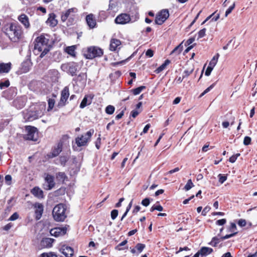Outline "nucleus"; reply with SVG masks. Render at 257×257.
Listing matches in <instances>:
<instances>
[{
	"label": "nucleus",
	"mask_w": 257,
	"mask_h": 257,
	"mask_svg": "<svg viewBox=\"0 0 257 257\" xmlns=\"http://www.w3.org/2000/svg\"><path fill=\"white\" fill-rule=\"evenodd\" d=\"M48 35L42 34L37 37L34 41V53L43 58L50 51L52 43Z\"/></svg>",
	"instance_id": "nucleus-1"
},
{
	"label": "nucleus",
	"mask_w": 257,
	"mask_h": 257,
	"mask_svg": "<svg viewBox=\"0 0 257 257\" xmlns=\"http://www.w3.org/2000/svg\"><path fill=\"white\" fill-rule=\"evenodd\" d=\"M5 34L13 42H18L22 39L23 31L21 26L17 22L6 24L2 28Z\"/></svg>",
	"instance_id": "nucleus-2"
},
{
	"label": "nucleus",
	"mask_w": 257,
	"mask_h": 257,
	"mask_svg": "<svg viewBox=\"0 0 257 257\" xmlns=\"http://www.w3.org/2000/svg\"><path fill=\"white\" fill-rule=\"evenodd\" d=\"M45 105H41L34 107H31L29 109L23 111L24 119L26 121H31L43 115Z\"/></svg>",
	"instance_id": "nucleus-3"
},
{
	"label": "nucleus",
	"mask_w": 257,
	"mask_h": 257,
	"mask_svg": "<svg viewBox=\"0 0 257 257\" xmlns=\"http://www.w3.org/2000/svg\"><path fill=\"white\" fill-rule=\"evenodd\" d=\"M67 206L65 204L60 203L56 205L52 211L54 219L57 222L64 221L67 217Z\"/></svg>",
	"instance_id": "nucleus-4"
},
{
	"label": "nucleus",
	"mask_w": 257,
	"mask_h": 257,
	"mask_svg": "<svg viewBox=\"0 0 257 257\" xmlns=\"http://www.w3.org/2000/svg\"><path fill=\"white\" fill-rule=\"evenodd\" d=\"M75 8H70L61 12V19L62 22H66L68 26L72 25L74 22V17L77 13Z\"/></svg>",
	"instance_id": "nucleus-5"
},
{
	"label": "nucleus",
	"mask_w": 257,
	"mask_h": 257,
	"mask_svg": "<svg viewBox=\"0 0 257 257\" xmlns=\"http://www.w3.org/2000/svg\"><path fill=\"white\" fill-rule=\"evenodd\" d=\"M102 54V50L95 46L88 47L86 51L83 52L84 57L88 59H92L96 57H100Z\"/></svg>",
	"instance_id": "nucleus-6"
},
{
	"label": "nucleus",
	"mask_w": 257,
	"mask_h": 257,
	"mask_svg": "<svg viewBox=\"0 0 257 257\" xmlns=\"http://www.w3.org/2000/svg\"><path fill=\"white\" fill-rule=\"evenodd\" d=\"M94 132L93 129H90L85 135L77 137L75 139V143L77 147H80L87 146L88 143L90 141Z\"/></svg>",
	"instance_id": "nucleus-7"
},
{
	"label": "nucleus",
	"mask_w": 257,
	"mask_h": 257,
	"mask_svg": "<svg viewBox=\"0 0 257 257\" xmlns=\"http://www.w3.org/2000/svg\"><path fill=\"white\" fill-rule=\"evenodd\" d=\"M61 68L62 71L72 76L76 75V72L79 69L78 63L74 62L63 64L61 66Z\"/></svg>",
	"instance_id": "nucleus-8"
},
{
	"label": "nucleus",
	"mask_w": 257,
	"mask_h": 257,
	"mask_svg": "<svg viewBox=\"0 0 257 257\" xmlns=\"http://www.w3.org/2000/svg\"><path fill=\"white\" fill-rule=\"evenodd\" d=\"M68 227V225H65V226L52 228L50 231V233L52 236L55 237L62 236L66 233Z\"/></svg>",
	"instance_id": "nucleus-9"
},
{
	"label": "nucleus",
	"mask_w": 257,
	"mask_h": 257,
	"mask_svg": "<svg viewBox=\"0 0 257 257\" xmlns=\"http://www.w3.org/2000/svg\"><path fill=\"white\" fill-rule=\"evenodd\" d=\"M27 133L26 139L27 140L36 141L38 137V131L36 127L32 126H26Z\"/></svg>",
	"instance_id": "nucleus-10"
},
{
	"label": "nucleus",
	"mask_w": 257,
	"mask_h": 257,
	"mask_svg": "<svg viewBox=\"0 0 257 257\" xmlns=\"http://www.w3.org/2000/svg\"><path fill=\"white\" fill-rule=\"evenodd\" d=\"M169 11L167 9L162 10L157 16L155 23L157 25H162L169 17Z\"/></svg>",
	"instance_id": "nucleus-11"
},
{
	"label": "nucleus",
	"mask_w": 257,
	"mask_h": 257,
	"mask_svg": "<svg viewBox=\"0 0 257 257\" xmlns=\"http://www.w3.org/2000/svg\"><path fill=\"white\" fill-rule=\"evenodd\" d=\"M45 183L43 184V187L46 190H50L55 185L54 178L48 174H45Z\"/></svg>",
	"instance_id": "nucleus-12"
},
{
	"label": "nucleus",
	"mask_w": 257,
	"mask_h": 257,
	"mask_svg": "<svg viewBox=\"0 0 257 257\" xmlns=\"http://www.w3.org/2000/svg\"><path fill=\"white\" fill-rule=\"evenodd\" d=\"M69 96V88L66 86L62 90L61 94V98L58 102V106L59 107L64 106L66 104V102Z\"/></svg>",
	"instance_id": "nucleus-13"
},
{
	"label": "nucleus",
	"mask_w": 257,
	"mask_h": 257,
	"mask_svg": "<svg viewBox=\"0 0 257 257\" xmlns=\"http://www.w3.org/2000/svg\"><path fill=\"white\" fill-rule=\"evenodd\" d=\"M131 21V18L130 15L123 13L117 16L115 22L117 24L124 25L128 23Z\"/></svg>",
	"instance_id": "nucleus-14"
},
{
	"label": "nucleus",
	"mask_w": 257,
	"mask_h": 257,
	"mask_svg": "<svg viewBox=\"0 0 257 257\" xmlns=\"http://www.w3.org/2000/svg\"><path fill=\"white\" fill-rule=\"evenodd\" d=\"M236 229L237 228L235 223L231 222L230 226L227 228V231L228 232H230V233L229 234H227L225 236L221 237V239L223 240L234 236L237 233Z\"/></svg>",
	"instance_id": "nucleus-15"
},
{
	"label": "nucleus",
	"mask_w": 257,
	"mask_h": 257,
	"mask_svg": "<svg viewBox=\"0 0 257 257\" xmlns=\"http://www.w3.org/2000/svg\"><path fill=\"white\" fill-rule=\"evenodd\" d=\"M59 250L65 257H71L74 253L73 249L66 245L62 246L59 249Z\"/></svg>",
	"instance_id": "nucleus-16"
},
{
	"label": "nucleus",
	"mask_w": 257,
	"mask_h": 257,
	"mask_svg": "<svg viewBox=\"0 0 257 257\" xmlns=\"http://www.w3.org/2000/svg\"><path fill=\"white\" fill-rule=\"evenodd\" d=\"M93 95L91 94H88L85 95L84 97L82 99L80 104V107L81 108H83L87 105L90 104L92 102V99L93 98Z\"/></svg>",
	"instance_id": "nucleus-17"
},
{
	"label": "nucleus",
	"mask_w": 257,
	"mask_h": 257,
	"mask_svg": "<svg viewBox=\"0 0 257 257\" xmlns=\"http://www.w3.org/2000/svg\"><path fill=\"white\" fill-rule=\"evenodd\" d=\"M17 89L16 87H11L4 92L5 97L8 99H12L16 96Z\"/></svg>",
	"instance_id": "nucleus-18"
},
{
	"label": "nucleus",
	"mask_w": 257,
	"mask_h": 257,
	"mask_svg": "<svg viewBox=\"0 0 257 257\" xmlns=\"http://www.w3.org/2000/svg\"><path fill=\"white\" fill-rule=\"evenodd\" d=\"M13 105L18 109H21L25 105V97H18L13 101Z\"/></svg>",
	"instance_id": "nucleus-19"
},
{
	"label": "nucleus",
	"mask_w": 257,
	"mask_h": 257,
	"mask_svg": "<svg viewBox=\"0 0 257 257\" xmlns=\"http://www.w3.org/2000/svg\"><path fill=\"white\" fill-rule=\"evenodd\" d=\"M35 215H36V219L39 220L42 217L43 212V205L41 204L38 203L35 205Z\"/></svg>",
	"instance_id": "nucleus-20"
},
{
	"label": "nucleus",
	"mask_w": 257,
	"mask_h": 257,
	"mask_svg": "<svg viewBox=\"0 0 257 257\" xmlns=\"http://www.w3.org/2000/svg\"><path fill=\"white\" fill-rule=\"evenodd\" d=\"M18 20L24 25L25 28L28 29L30 27V25L29 18L25 14H21L19 16Z\"/></svg>",
	"instance_id": "nucleus-21"
},
{
	"label": "nucleus",
	"mask_w": 257,
	"mask_h": 257,
	"mask_svg": "<svg viewBox=\"0 0 257 257\" xmlns=\"http://www.w3.org/2000/svg\"><path fill=\"white\" fill-rule=\"evenodd\" d=\"M62 151V145L58 144L57 147L55 148L48 156L49 158H53L57 156Z\"/></svg>",
	"instance_id": "nucleus-22"
},
{
	"label": "nucleus",
	"mask_w": 257,
	"mask_h": 257,
	"mask_svg": "<svg viewBox=\"0 0 257 257\" xmlns=\"http://www.w3.org/2000/svg\"><path fill=\"white\" fill-rule=\"evenodd\" d=\"M213 251V249L210 247H202L198 250V252L201 257H206L211 254Z\"/></svg>",
	"instance_id": "nucleus-23"
},
{
	"label": "nucleus",
	"mask_w": 257,
	"mask_h": 257,
	"mask_svg": "<svg viewBox=\"0 0 257 257\" xmlns=\"http://www.w3.org/2000/svg\"><path fill=\"white\" fill-rule=\"evenodd\" d=\"M32 66L31 60L29 59L25 60L21 65V70L23 73H26L30 70Z\"/></svg>",
	"instance_id": "nucleus-24"
},
{
	"label": "nucleus",
	"mask_w": 257,
	"mask_h": 257,
	"mask_svg": "<svg viewBox=\"0 0 257 257\" xmlns=\"http://www.w3.org/2000/svg\"><path fill=\"white\" fill-rule=\"evenodd\" d=\"M46 23L52 27L56 26L58 23V21L56 19V15L53 13L50 14Z\"/></svg>",
	"instance_id": "nucleus-25"
},
{
	"label": "nucleus",
	"mask_w": 257,
	"mask_h": 257,
	"mask_svg": "<svg viewBox=\"0 0 257 257\" xmlns=\"http://www.w3.org/2000/svg\"><path fill=\"white\" fill-rule=\"evenodd\" d=\"M121 44L120 40L116 39H112L110 41L109 49L112 51L116 50L117 47Z\"/></svg>",
	"instance_id": "nucleus-26"
},
{
	"label": "nucleus",
	"mask_w": 257,
	"mask_h": 257,
	"mask_svg": "<svg viewBox=\"0 0 257 257\" xmlns=\"http://www.w3.org/2000/svg\"><path fill=\"white\" fill-rule=\"evenodd\" d=\"M12 64L9 62L7 63H2L0 64V73H7L11 69Z\"/></svg>",
	"instance_id": "nucleus-27"
},
{
	"label": "nucleus",
	"mask_w": 257,
	"mask_h": 257,
	"mask_svg": "<svg viewBox=\"0 0 257 257\" xmlns=\"http://www.w3.org/2000/svg\"><path fill=\"white\" fill-rule=\"evenodd\" d=\"M32 194L38 198H43V191L38 187H35L31 190Z\"/></svg>",
	"instance_id": "nucleus-28"
},
{
	"label": "nucleus",
	"mask_w": 257,
	"mask_h": 257,
	"mask_svg": "<svg viewBox=\"0 0 257 257\" xmlns=\"http://www.w3.org/2000/svg\"><path fill=\"white\" fill-rule=\"evenodd\" d=\"M49 76L53 82H56L58 81L60 74L57 70H53L50 72Z\"/></svg>",
	"instance_id": "nucleus-29"
},
{
	"label": "nucleus",
	"mask_w": 257,
	"mask_h": 257,
	"mask_svg": "<svg viewBox=\"0 0 257 257\" xmlns=\"http://www.w3.org/2000/svg\"><path fill=\"white\" fill-rule=\"evenodd\" d=\"M86 21L87 25L90 28H93L95 27L96 23L93 18V16L92 14L88 15L86 17Z\"/></svg>",
	"instance_id": "nucleus-30"
},
{
	"label": "nucleus",
	"mask_w": 257,
	"mask_h": 257,
	"mask_svg": "<svg viewBox=\"0 0 257 257\" xmlns=\"http://www.w3.org/2000/svg\"><path fill=\"white\" fill-rule=\"evenodd\" d=\"M54 239L50 238H43L41 242V245L45 247H50L52 246V244Z\"/></svg>",
	"instance_id": "nucleus-31"
},
{
	"label": "nucleus",
	"mask_w": 257,
	"mask_h": 257,
	"mask_svg": "<svg viewBox=\"0 0 257 257\" xmlns=\"http://www.w3.org/2000/svg\"><path fill=\"white\" fill-rule=\"evenodd\" d=\"M118 1L117 0H109L108 10L115 11L117 9Z\"/></svg>",
	"instance_id": "nucleus-32"
},
{
	"label": "nucleus",
	"mask_w": 257,
	"mask_h": 257,
	"mask_svg": "<svg viewBox=\"0 0 257 257\" xmlns=\"http://www.w3.org/2000/svg\"><path fill=\"white\" fill-rule=\"evenodd\" d=\"M75 50H76V46L74 45H73L71 46L67 47L65 49V51L69 55H70L72 56H75Z\"/></svg>",
	"instance_id": "nucleus-33"
},
{
	"label": "nucleus",
	"mask_w": 257,
	"mask_h": 257,
	"mask_svg": "<svg viewBox=\"0 0 257 257\" xmlns=\"http://www.w3.org/2000/svg\"><path fill=\"white\" fill-rule=\"evenodd\" d=\"M170 63V61L168 59H167L165 61L164 63H163L160 66H159L156 70L155 72L157 73H159L164 70L167 66H168Z\"/></svg>",
	"instance_id": "nucleus-34"
},
{
	"label": "nucleus",
	"mask_w": 257,
	"mask_h": 257,
	"mask_svg": "<svg viewBox=\"0 0 257 257\" xmlns=\"http://www.w3.org/2000/svg\"><path fill=\"white\" fill-rule=\"evenodd\" d=\"M219 57V54L218 53H217L215 56L213 57V58L210 61L208 65L214 68L216 64H217Z\"/></svg>",
	"instance_id": "nucleus-35"
},
{
	"label": "nucleus",
	"mask_w": 257,
	"mask_h": 257,
	"mask_svg": "<svg viewBox=\"0 0 257 257\" xmlns=\"http://www.w3.org/2000/svg\"><path fill=\"white\" fill-rule=\"evenodd\" d=\"M220 240H222L221 238L215 236L212 238L211 241L209 243V244L212 246H216L220 241Z\"/></svg>",
	"instance_id": "nucleus-36"
},
{
	"label": "nucleus",
	"mask_w": 257,
	"mask_h": 257,
	"mask_svg": "<svg viewBox=\"0 0 257 257\" xmlns=\"http://www.w3.org/2000/svg\"><path fill=\"white\" fill-rule=\"evenodd\" d=\"M67 178L65 173L64 172H59L56 174V178L59 181H64Z\"/></svg>",
	"instance_id": "nucleus-37"
},
{
	"label": "nucleus",
	"mask_w": 257,
	"mask_h": 257,
	"mask_svg": "<svg viewBox=\"0 0 257 257\" xmlns=\"http://www.w3.org/2000/svg\"><path fill=\"white\" fill-rule=\"evenodd\" d=\"M115 110V107L111 105H108L105 108V111L108 114H112Z\"/></svg>",
	"instance_id": "nucleus-38"
},
{
	"label": "nucleus",
	"mask_w": 257,
	"mask_h": 257,
	"mask_svg": "<svg viewBox=\"0 0 257 257\" xmlns=\"http://www.w3.org/2000/svg\"><path fill=\"white\" fill-rule=\"evenodd\" d=\"M87 76L85 73H80L77 76L76 80L75 79H73V80H77V81H85L86 80Z\"/></svg>",
	"instance_id": "nucleus-39"
},
{
	"label": "nucleus",
	"mask_w": 257,
	"mask_h": 257,
	"mask_svg": "<svg viewBox=\"0 0 257 257\" xmlns=\"http://www.w3.org/2000/svg\"><path fill=\"white\" fill-rule=\"evenodd\" d=\"M40 257H58V256L53 252H49L41 253Z\"/></svg>",
	"instance_id": "nucleus-40"
},
{
	"label": "nucleus",
	"mask_w": 257,
	"mask_h": 257,
	"mask_svg": "<svg viewBox=\"0 0 257 257\" xmlns=\"http://www.w3.org/2000/svg\"><path fill=\"white\" fill-rule=\"evenodd\" d=\"M145 88H146L145 86H141L138 88H136L135 89L132 90V91L133 94L136 95H138V94H140L142 92V91H143V90L145 89Z\"/></svg>",
	"instance_id": "nucleus-41"
},
{
	"label": "nucleus",
	"mask_w": 257,
	"mask_h": 257,
	"mask_svg": "<svg viewBox=\"0 0 257 257\" xmlns=\"http://www.w3.org/2000/svg\"><path fill=\"white\" fill-rule=\"evenodd\" d=\"M10 81L9 80H6L4 81H0V88L3 89L8 87L10 85Z\"/></svg>",
	"instance_id": "nucleus-42"
},
{
	"label": "nucleus",
	"mask_w": 257,
	"mask_h": 257,
	"mask_svg": "<svg viewBox=\"0 0 257 257\" xmlns=\"http://www.w3.org/2000/svg\"><path fill=\"white\" fill-rule=\"evenodd\" d=\"M193 186L194 184L192 183V180L191 179H189L188 180L186 184L185 185L184 187V189L186 191H188L190 189H191Z\"/></svg>",
	"instance_id": "nucleus-43"
},
{
	"label": "nucleus",
	"mask_w": 257,
	"mask_h": 257,
	"mask_svg": "<svg viewBox=\"0 0 257 257\" xmlns=\"http://www.w3.org/2000/svg\"><path fill=\"white\" fill-rule=\"evenodd\" d=\"M55 104V100L52 98H50L48 100V108L47 110L50 111L54 107Z\"/></svg>",
	"instance_id": "nucleus-44"
},
{
	"label": "nucleus",
	"mask_w": 257,
	"mask_h": 257,
	"mask_svg": "<svg viewBox=\"0 0 257 257\" xmlns=\"http://www.w3.org/2000/svg\"><path fill=\"white\" fill-rule=\"evenodd\" d=\"M145 247V245L142 243H138L136 246V249L139 253H141Z\"/></svg>",
	"instance_id": "nucleus-45"
},
{
	"label": "nucleus",
	"mask_w": 257,
	"mask_h": 257,
	"mask_svg": "<svg viewBox=\"0 0 257 257\" xmlns=\"http://www.w3.org/2000/svg\"><path fill=\"white\" fill-rule=\"evenodd\" d=\"M219 178V182L221 184H223L227 179V176L225 175H222L221 174H219L218 176Z\"/></svg>",
	"instance_id": "nucleus-46"
},
{
	"label": "nucleus",
	"mask_w": 257,
	"mask_h": 257,
	"mask_svg": "<svg viewBox=\"0 0 257 257\" xmlns=\"http://www.w3.org/2000/svg\"><path fill=\"white\" fill-rule=\"evenodd\" d=\"M194 69L192 68L190 70H186L184 71L183 74V78H185L189 76L193 71Z\"/></svg>",
	"instance_id": "nucleus-47"
},
{
	"label": "nucleus",
	"mask_w": 257,
	"mask_h": 257,
	"mask_svg": "<svg viewBox=\"0 0 257 257\" xmlns=\"http://www.w3.org/2000/svg\"><path fill=\"white\" fill-rule=\"evenodd\" d=\"M118 211L116 209H113L111 211V218L112 220H114L117 216Z\"/></svg>",
	"instance_id": "nucleus-48"
},
{
	"label": "nucleus",
	"mask_w": 257,
	"mask_h": 257,
	"mask_svg": "<svg viewBox=\"0 0 257 257\" xmlns=\"http://www.w3.org/2000/svg\"><path fill=\"white\" fill-rule=\"evenodd\" d=\"M234 7H235V3H234L232 6H230L228 8V9L226 11L225 14V16L226 17H227V16L231 13L232 11L234 9Z\"/></svg>",
	"instance_id": "nucleus-49"
},
{
	"label": "nucleus",
	"mask_w": 257,
	"mask_h": 257,
	"mask_svg": "<svg viewBox=\"0 0 257 257\" xmlns=\"http://www.w3.org/2000/svg\"><path fill=\"white\" fill-rule=\"evenodd\" d=\"M206 29L205 28L200 30L198 33V39L203 38L205 35Z\"/></svg>",
	"instance_id": "nucleus-50"
},
{
	"label": "nucleus",
	"mask_w": 257,
	"mask_h": 257,
	"mask_svg": "<svg viewBox=\"0 0 257 257\" xmlns=\"http://www.w3.org/2000/svg\"><path fill=\"white\" fill-rule=\"evenodd\" d=\"M106 17H107L106 14L104 11H101V12H99V18H100L101 21L105 19L106 18Z\"/></svg>",
	"instance_id": "nucleus-51"
},
{
	"label": "nucleus",
	"mask_w": 257,
	"mask_h": 257,
	"mask_svg": "<svg viewBox=\"0 0 257 257\" xmlns=\"http://www.w3.org/2000/svg\"><path fill=\"white\" fill-rule=\"evenodd\" d=\"M251 138L249 137L246 136L244 138L243 144L245 146H247L250 144Z\"/></svg>",
	"instance_id": "nucleus-52"
},
{
	"label": "nucleus",
	"mask_w": 257,
	"mask_h": 257,
	"mask_svg": "<svg viewBox=\"0 0 257 257\" xmlns=\"http://www.w3.org/2000/svg\"><path fill=\"white\" fill-rule=\"evenodd\" d=\"M240 156V154H236V155H232L229 158V162L231 163H234L238 157Z\"/></svg>",
	"instance_id": "nucleus-53"
},
{
	"label": "nucleus",
	"mask_w": 257,
	"mask_h": 257,
	"mask_svg": "<svg viewBox=\"0 0 257 257\" xmlns=\"http://www.w3.org/2000/svg\"><path fill=\"white\" fill-rule=\"evenodd\" d=\"M142 204L145 206V207H147L148 206H149V205L150 204V199L149 198H146L144 199H143L142 201Z\"/></svg>",
	"instance_id": "nucleus-54"
},
{
	"label": "nucleus",
	"mask_w": 257,
	"mask_h": 257,
	"mask_svg": "<svg viewBox=\"0 0 257 257\" xmlns=\"http://www.w3.org/2000/svg\"><path fill=\"white\" fill-rule=\"evenodd\" d=\"M213 68V67L208 65L205 72V75L206 76H209Z\"/></svg>",
	"instance_id": "nucleus-55"
},
{
	"label": "nucleus",
	"mask_w": 257,
	"mask_h": 257,
	"mask_svg": "<svg viewBox=\"0 0 257 257\" xmlns=\"http://www.w3.org/2000/svg\"><path fill=\"white\" fill-rule=\"evenodd\" d=\"M226 222V219H221L216 221V224L218 225H223Z\"/></svg>",
	"instance_id": "nucleus-56"
},
{
	"label": "nucleus",
	"mask_w": 257,
	"mask_h": 257,
	"mask_svg": "<svg viewBox=\"0 0 257 257\" xmlns=\"http://www.w3.org/2000/svg\"><path fill=\"white\" fill-rule=\"evenodd\" d=\"M18 217L19 214L17 212H15L11 216V217L9 218V220L11 221H14L17 219Z\"/></svg>",
	"instance_id": "nucleus-57"
},
{
	"label": "nucleus",
	"mask_w": 257,
	"mask_h": 257,
	"mask_svg": "<svg viewBox=\"0 0 257 257\" xmlns=\"http://www.w3.org/2000/svg\"><path fill=\"white\" fill-rule=\"evenodd\" d=\"M214 85L213 84H212L211 85H210L209 87H208V88H207L200 95V97L203 96L204 94H205L206 93H208L209 91H210L211 89H212Z\"/></svg>",
	"instance_id": "nucleus-58"
},
{
	"label": "nucleus",
	"mask_w": 257,
	"mask_h": 257,
	"mask_svg": "<svg viewBox=\"0 0 257 257\" xmlns=\"http://www.w3.org/2000/svg\"><path fill=\"white\" fill-rule=\"evenodd\" d=\"M237 223L239 226H240L241 227H243V226H245L246 222L245 220L242 219H240L238 221Z\"/></svg>",
	"instance_id": "nucleus-59"
},
{
	"label": "nucleus",
	"mask_w": 257,
	"mask_h": 257,
	"mask_svg": "<svg viewBox=\"0 0 257 257\" xmlns=\"http://www.w3.org/2000/svg\"><path fill=\"white\" fill-rule=\"evenodd\" d=\"M12 176L10 175H7L5 176V181L8 185H11V181L12 180Z\"/></svg>",
	"instance_id": "nucleus-60"
},
{
	"label": "nucleus",
	"mask_w": 257,
	"mask_h": 257,
	"mask_svg": "<svg viewBox=\"0 0 257 257\" xmlns=\"http://www.w3.org/2000/svg\"><path fill=\"white\" fill-rule=\"evenodd\" d=\"M146 55L149 58L153 57L154 55L153 51L151 49H148L146 52Z\"/></svg>",
	"instance_id": "nucleus-61"
},
{
	"label": "nucleus",
	"mask_w": 257,
	"mask_h": 257,
	"mask_svg": "<svg viewBox=\"0 0 257 257\" xmlns=\"http://www.w3.org/2000/svg\"><path fill=\"white\" fill-rule=\"evenodd\" d=\"M150 127V124H147V125H146V126L144 127V129H143V131L142 133H141V135H142L143 134H146L148 132L149 128Z\"/></svg>",
	"instance_id": "nucleus-62"
},
{
	"label": "nucleus",
	"mask_w": 257,
	"mask_h": 257,
	"mask_svg": "<svg viewBox=\"0 0 257 257\" xmlns=\"http://www.w3.org/2000/svg\"><path fill=\"white\" fill-rule=\"evenodd\" d=\"M140 112L137 110H133L131 112V116L134 117V118H135L139 114Z\"/></svg>",
	"instance_id": "nucleus-63"
},
{
	"label": "nucleus",
	"mask_w": 257,
	"mask_h": 257,
	"mask_svg": "<svg viewBox=\"0 0 257 257\" xmlns=\"http://www.w3.org/2000/svg\"><path fill=\"white\" fill-rule=\"evenodd\" d=\"M210 210V208L209 207H205L203 211H202V215H203V216H205L207 214V213Z\"/></svg>",
	"instance_id": "nucleus-64"
}]
</instances>
